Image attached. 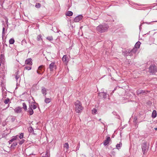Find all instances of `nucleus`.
Listing matches in <instances>:
<instances>
[{
	"label": "nucleus",
	"instance_id": "1",
	"mask_svg": "<svg viewBox=\"0 0 157 157\" xmlns=\"http://www.w3.org/2000/svg\"><path fill=\"white\" fill-rule=\"evenodd\" d=\"M74 104L76 112L78 113H81L83 109V107L82 106L81 102L78 100H77L74 103Z\"/></svg>",
	"mask_w": 157,
	"mask_h": 157
},
{
	"label": "nucleus",
	"instance_id": "2",
	"mask_svg": "<svg viewBox=\"0 0 157 157\" xmlns=\"http://www.w3.org/2000/svg\"><path fill=\"white\" fill-rule=\"evenodd\" d=\"M108 27L106 25H100L97 28V30L100 33H103L106 31L108 29Z\"/></svg>",
	"mask_w": 157,
	"mask_h": 157
},
{
	"label": "nucleus",
	"instance_id": "3",
	"mask_svg": "<svg viewBox=\"0 0 157 157\" xmlns=\"http://www.w3.org/2000/svg\"><path fill=\"white\" fill-rule=\"evenodd\" d=\"M56 66L54 62H52L50 64L49 66V68L51 71H54L56 69Z\"/></svg>",
	"mask_w": 157,
	"mask_h": 157
},
{
	"label": "nucleus",
	"instance_id": "4",
	"mask_svg": "<svg viewBox=\"0 0 157 157\" xmlns=\"http://www.w3.org/2000/svg\"><path fill=\"white\" fill-rule=\"evenodd\" d=\"M142 149L143 154L145 155L147 151V143L144 142L143 143L142 146Z\"/></svg>",
	"mask_w": 157,
	"mask_h": 157
},
{
	"label": "nucleus",
	"instance_id": "5",
	"mask_svg": "<svg viewBox=\"0 0 157 157\" xmlns=\"http://www.w3.org/2000/svg\"><path fill=\"white\" fill-rule=\"evenodd\" d=\"M156 67L155 65H151L149 68V72L152 74H154L156 72Z\"/></svg>",
	"mask_w": 157,
	"mask_h": 157
},
{
	"label": "nucleus",
	"instance_id": "6",
	"mask_svg": "<svg viewBox=\"0 0 157 157\" xmlns=\"http://www.w3.org/2000/svg\"><path fill=\"white\" fill-rule=\"evenodd\" d=\"M14 112L17 113H20L22 112V108L20 106H18L14 109Z\"/></svg>",
	"mask_w": 157,
	"mask_h": 157
},
{
	"label": "nucleus",
	"instance_id": "7",
	"mask_svg": "<svg viewBox=\"0 0 157 157\" xmlns=\"http://www.w3.org/2000/svg\"><path fill=\"white\" fill-rule=\"evenodd\" d=\"M83 18V16L82 15H79L76 17L74 19V22H77L81 20Z\"/></svg>",
	"mask_w": 157,
	"mask_h": 157
},
{
	"label": "nucleus",
	"instance_id": "8",
	"mask_svg": "<svg viewBox=\"0 0 157 157\" xmlns=\"http://www.w3.org/2000/svg\"><path fill=\"white\" fill-rule=\"evenodd\" d=\"M43 66L41 65L39 66L38 68V70L37 71V73L38 74H42L44 72V70L43 69Z\"/></svg>",
	"mask_w": 157,
	"mask_h": 157
},
{
	"label": "nucleus",
	"instance_id": "9",
	"mask_svg": "<svg viewBox=\"0 0 157 157\" xmlns=\"http://www.w3.org/2000/svg\"><path fill=\"white\" fill-rule=\"evenodd\" d=\"M111 140L110 137L109 136L107 137L105 140L103 142V145L105 146L108 145Z\"/></svg>",
	"mask_w": 157,
	"mask_h": 157
},
{
	"label": "nucleus",
	"instance_id": "10",
	"mask_svg": "<svg viewBox=\"0 0 157 157\" xmlns=\"http://www.w3.org/2000/svg\"><path fill=\"white\" fill-rule=\"evenodd\" d=\"M140 44L141 43L140 42L138 41L136 42V43L135 44V48H133V49L132 50V52H133L134 50H135V51H136V50H135V48H140Z\"/></svg>",
	"mask_w": 157,
	"mask_h": 157
},
{
	"label": "nucleus",
	"instance_id": "11",
	"mask_svg": "<svg viewBox=\"0 0 157 157\" xmlns=\"http://www.w3.org/2000/svg\"><path fill=\"white\" fill-rule=\"evenodd\" d=\"M62 59L63 62L66 64H67L68 62L67 57V55H64Z\"/></svg>",
	"mask_w": 157,
	"mask_h": 157
},
{
	"label": "nucleus",
	"instance_id": "12",
	"mask_svg": "<svg viewBox=\"0 0 157 157\" xmlns=\"http://www.w3.org/2000/svg\"><path fill=\"white\" fill-rule=\"evenodd\" d=\"M25 64L31 66L32 64V59L30 58L27 59L25 61Z\"/></svg>",
	"mask_w": 157,
	"mask_h": 157
},
{
	"label": "nucleus",
	"instance_id": "13",
	"mask_svg": "<svg viewBox=\"0 0 157 157\" xmlns=\"http://www.w3.org/2000/svg\"><path fill=\"white\" fill-rule=\"evenodd\" d=\"M17 137L18 135L13 136L12 138L8 142L9 144H11L13 141L16 140L17 139Z\"/></svg>",
	"mask_w": 157,
	"mask_h": 157
},
{
	"label": "nucleus",
	"instance_id": "14",
	"mask_svg": "<svg viewBox=\"0 0 157 157\" xmlns=\"http://www.w3.org/2000/svg\"><path fill=\"white\" fill-rule=\"evenodd\" d=\"M99 95L100 97L103 98H105L107 97L106 94L104 92L100 93L99 94Z\"/></svg>",
	"mask_w": 157,
	"mask_h": 157
},
{
	"label": "nucleus",
	"instance_id": "15",
	"mask_svg": "<svg viewBox=\"0 0 157 157\" xmlns=\"http://www.w3.org/2000/svg\"><path fill=\"white\" fill-rule=\"evenodd\" d=\"M28 109V112L29 113V115H33V111L32 107H30V106H29Z\"/></svg>",
	"mask_w": 157,
	"mask_h": 157
},
{
	"label": "nucleus",
	"instance_id": "16",
	"mask_svg": "<svg viewBox=\"0 0 157 157\" xmlns=\"http://www.w3.org/2000/svg\"><path fill=\"white\" fill-rule=\"evenodd\" d=\"M156 115L157 113L156 111L155 110H153L151 115L152 117L153 118H155L156 117Z\"/></svg>",
	"mask_w": 157,
	"mask_h": 157
},
{
	"label": "nucleus",
	"instance_id": "17",
	"mask_svg": "<svg viewBox=\"0 0 157 157\" xmlns=\"http://www.w3.org/2000/svg\"><path fill=\"white\" fill-rule=\"evenodd\" d=\"M122 146V143L121 142H120L119 144H117L116 146V148L119 149Z\"/></svg>",
	"mask_w": 157,
	"mask_h": 157
},
{
	"label": "nucleus",
	"instance_id": "18",
	"mask_svg": "<svg viewBox=\"0 0 157 157\" xmlns=\"http://www.w3.org/2000/svg\"><path fill=\"white\" fill-rule=\"evenodd\" d=\"M41 92L44 95H45L46 94V89L44 87H42L41 89Z\"/></svg>",
	"mask_w": 157,
	"mask_h": 157
},
{
	"label": "nucleus",
	"instance_id": "19",
	"mask_svg": "<svg viewBox=\"0 0 157 157\" xmlns=\"http://www.w3.org/2000/svg\"><path fill=\"white\" fill-rule=\"evenodd\" d=\"M73 13L71 11H68L66 12V15L68 16H71L73 15Z\"/></svg>",
	"mask_w": 157,
	"mask_h": 157
},
{
	"label": "nucleus",
	"instance_id": "20",
	"mask_svg": "<svg viewBox=\"0 0 157 157\" xmlns=\"http://www.w3.org/2000/svg\"><path fill=\"white\" fill-rule=\"evenodd\" d=\"M17 145V143L15 141H14L13 143L12 144L11 146L12 148H14V147Z\"/></svg>",
	"mask_w": 157,
	"mask_h": 157
},
{
	"label": "nucleus",
	"instance_id": "21",
	"mask_svg": "<svg viewBox=\"0 0 157 157\" xmlns=\"http://www.w3.org/2000/svg\"><path fill=\"white\" fill-rule=\"evenodd\" d=\"M23 105V108L25 110V111H26L27 110V106L26 104L24 102L22 103Z\"/></svg>",
	"mask_w": 157,
	"mask_h": 157
},
{
	"label": "nucleus",
	"instance_id": "22",
	"mask_svg": "<svg viewBox=\"0 0 157 157\" xmlns=\"http://www.w3.org/2000/svg\"><path fill=\"white\" fill-rule=\"evenodd\" d=\"M63 147L64 148H66L67 150L69 148V144L67 143H66L64 144Z\"/></svg>",
	"mask_w": 157,
	"mask_h": 157
},
{
	"label": "nucleus",
	"instance_id": "23",
	"mask_svg": "<svg viewBox=\"0 0 157 157\" xmlns=\"http://www.w3.org/2000/svg\"><path fill=\"white\" fill-rule=\"evenodd\" d=\"M51 101V99H45L44 100L45 102L47 104L49 103Z\"/></svg>",
	"mask_w": 157,
	"mask_h": 157
},
{
	"label": "nucleus",
	"instance_id": "24",
	"mask_svg": "<svg viewBox=\"0 0 157 157\" xmlns=\"http://www.w3.org/2000/svg\"><path fill=\"white\" fill-rule=\"evenodd\" d=\"M28 130L30 132H33L34 131V130L32 127H29V128Z\"/></svg>",
	"mask_w": 157,
	"mask_h": 157
},
{
	"label": "nucleus",
	"instance_id": "25",
	"mask_svg": "<svg viewBox=\"0 0 157 157\" xmlns=\"http://www.w3.org/2000/svg\"><path fill=\"white\" fill-rule=\"evenodd\" d=\"M14 40L13 39H11L9 40V43L10 44H13L14 42Z\"/></svg>",
	"mask_w": 157,
	"mask_h": 157
},
{
	"label": "nucleus",
	"instance_id": "26",
	"mask_svg": "<svg viewBox=\"0 0 157 157\" xmlns=\"http://www.w3.org/2000/svg\"><path fill=\"white\" fill-rule=\"evenodd\" d=\"M92 113L93 114H95L97 113V109L95 108H94L92 110Z\"/></svg>",
	"mask_w": 157,
	"mask_h": 157
},
{
	"label": "nucleus",
	"instance_id": "27",
	"mask_svg": "<svg viewBox=\"0 0 157 157\" xmlns=\"http://www.w3.org/2000/svg\"><path fill=\"white\" fill-rule=\"evenodd\" d=\"M23 136H24V133H21L20 134L19 136V137L20 139H21L23 137Z\"/></svg>",
	"mask_w": 157,
	"mask_h": 157
},
{
	"label": "nucleus",
	"instance_id": "28",
	"mask_svg": "<svg viewBox=\"0 0 157 157\" xmlns=\"http://www.w3.org/2000/svg\"><path fill=\"white\" fill-rule=\"evenodd\" d=\"M10 101L9 99H6L4 101V103L5 104H8Z\"/></svg>",
	"mask_w": 157,
	"mask_h": 157
},
{
	"label": "nucleus",
	"instance_id": "29",
	"mask_svg": "<svg viewBox=\"0 0 157 157\" xmlns=\"http://www.w3.org/2000/svg\"><path fill=\"white\" fill-rule=\"evenodd\" d=\"M25 141V140H24V139H23V140H21L19 142V144L20 145H22L24 142Z\"/></svg>",
	"mask_w": 157,
	"mask_h": 157
},
{
	"label": "nucleus",
	"instance_id": "30",
	"mask_svg": "<svg viewBox=\"0 0 157 157\" xmlns=\"http://www.w3.org/2000/svg\"><path fill=\"white\" fill-rule=\"evenodd\" d=\"M41 6V4L39 3H36L35 5V7L37 8H39Z\"/></svg>",
	"mask_w": 157,
	"mask_h": 157
},
{
	"label": "nucleus",
	"instance_id": "31",
	"mask_svg": "<svg viewBox=\"0 0 157 157\" xmlns=\"http://www.w3.org/2000/svg\"><path fill=\"white\" fill-rule=\"evenodd\" d=\"M31 105L32 106L31 107H32L33 109H35L36 108V106L35 105ZM30 107H31L30 106Z\"/></svg>",
	"mask_w": 157,
	"mask_h": 157
},
{
	"label": "nucleus",
	"instance_id": "32",
	"mask_svg": "<svg viewBox=\"0 0 157 157\" xmlns=\"http://www.w3.org/2000/svg\"><path fill=\"white\" fill-rule=\"evenodd\" d=\"M31 67L30 66L26 67L25 68V69L28 70H31Z\"/></svg>",
	"mask_w": 157,
	"mask_h": 157
},
{
	"label": "nucleus",
	"instance_id": "33",
	"mask_svg": "<svg viewBox=\"0 0 157 157\" xmlns=\"http://www.w3.org/2000/svg\"><path fill=\"white\" fill-rule=\"evenodd\" d=\"M47 39L51 41L53 40V38L52 37H48L47 38Z\"/></svg>",
	"mask_w": 157,
	"mask_h": 157
},
{
	"label": "nucleus",
	"instance_id": "34",
	"mask_svg": "<svg viewBox=\"0 0 157 157\" xmlns=\"http://www.w3.org/2000/svg\"><path fill=\"white\" fill-rule=\"evenodd\" d=\"M142 92V90H139L137 91V93L138 94H141Z\"/></svg>",
	"mask_w": 157,
	"mask_h": 157
},
{
	"label": "nucleus",
	"instance_id": "35",
	"mask_svg": "<svg viewBox=\"0 0 157 157\" xmlns=\"http://www.w3.org/2000/svg\"><path fill=\"white\" fill-rule=\"evenodd\" d=\"M41 36L40 35H39L38 36V37H37V40H40V39L41 38Z\"/></svg>",
	"mask_w": 157,
	"mask_h": 157
},
{
	"label": "nucleus",
	"instance_id": "36",
	"mask_svg": "<svg viewBox=\"0 0 157 157\" xmlns=\"http://www.w3.org/2000/svg\"><path fill=\"white\" fill-rule=\"evenodd\" d=\"M147 103L149 105H150L152 104V102H151L150 101H148L147 102Z\"/></svg>",
	"mask_w": 157,
	"mask_h": 157
},
{
	"label": "nucleus",
	"instance_id": "37",
	"mask_svg": "<svg viewBox=\"0 0 157 157\" xmlns=\"http://www.w3.org/2000/svg\"><path fill=\"white\" fill-rule=\"evenodd\" d=\"M9 106H10V105H9V104H8V105H7V108H8V107H9Z\"/></svg>",
	"mask_w": 157,
	"mask_h": 157
},
{
	"label": "nucleus",
	"instance_id": "38",
	"mask_svg": "<svg viewBox=\"0 0 157 157\" xmlns=\"http://www.w3.org/2000/svg\"><path fill=\"white\" fill-rule=\"evenodd\" d=\"M12 120H13V121H14V120H15V119L14 118H12Z\"/></svg>",
	"mask_w": 157,
	"mask_h": 157
},
{
	"label": "nucleus",
	"instance_id": "39",
	"mask_svg": "<svg viewBox=\"0 0 157 157\" xmlns=\"http://www.w3.org/2000/svg\"><path fill=\"white\" fill-rule=\"evenodd\" d=\"M154 129H155V130H157V128H154Z\"/></svg>",
	"mask_w": 157,
	"mask_h": 157
},
{
	"label": "nucleus",
	"instance_id": "40",
	"mask_svg": "<svg viewBox=\"0 0 157 157\" xmlns=\"http://www.w3.org/2000/svg\"><path fill=\"white\" fill-rule=\"evenodd\" d=\"M47 155V156H48V152H47V153L46 154V155Z\"/></svg>",
	"mask_w": 157,
	"mask_h": 157
},
{
	"label": "nucleus",
	"instance_id": "41",
	"mask_svg": "<svg viewBox=\"0 0 157 157\" xmlns=\"http://www.w3.org/2000/svg\"><path fill=\"white\" fill-rule=\"evenodd\" d=\"M101 119H99V121H101Z\"/></svg>",
	"mask_w": 157,
	"mask_h": 157
},
{
	"label": "nucleus",
	"instance_id": "42",
	"mask_svg": "<svg viewBox=\"0 0 157 157\" xmlns=\"http://www.w3.org/2000/svg\"><path fill=\"white\" fill-rule=\"evenodd\" d=\"M42 157H44L42 156Z\"/></svg>",
	"mask_w": 157,
	"mask_h": 157
}]
</instances>
